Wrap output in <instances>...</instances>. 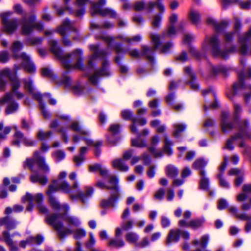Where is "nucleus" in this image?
I'll list each match as a JSON object with an SVG mask.
<instances>
[{
    "label": "nucleus",
    "instance_id": "7",
    "mask_svg": "<svg viewBox=\"0 0 251 251\" xmlns=\"http://www.w3.org/2000/svg\"><path fill=\"white\" fill-rule=\"evenodd\" d=\"M22 82L24 84L25 89L27 91L29 94L31 95L34 99L37 100L39 101L40 108L44 118H50V114L45 109V105L42 101L43 100L48 101L51 105H54L56 104V100L51 98L49 94L47 93L44 95H41L40 93L37 92L33 86V81L30 78L23 79Z\"/></svg>",
    "mask_w": 251,
    "mask_h": 251
},
{
    "label": "nucleus",
    "instance_id": "20",
    "mask_svg": "<svg viewBox=\"0 0 251 251\" xmlns=\"http://www.w3.org/2000/svg\"><path fill=\"white\" fill-rule=\"evenodd\" d=\"M180 236L185 240H188L190 238V233L187 231L179 229L170 230L166 240V244L169 245L172 242L178 241Z\"/></svg>",
    "mask_w": 251,
    "mask_h": 251
},
{
    "label": "nucleus",
    "instance_id": "28",
    "mask_svg": "<svg viewBox=\"0 0 251 251\" xmlns=\"http://www.w3.org/2000/svg\"><path fill=\"white\" fill-rule=\"evenodd\" d=\"M101 38L107 44L109 48H112L117 53L124 52L120 44L115 42V38L106 35H102Z\"/></svg>",
    "mask_w": 251,
    "mask_h": 251
},
{
    "label": "nucleus",
    "instance_id": "14",
    "mask_svg": "<svg viewBox=\"0 0 251 251\" xmlns=\"http://www.w3.org/2000/svg\"><path fill=\"white\" fill-rule=\"evenodd\" d=\"M48 224L52 226L57 231L60 238H63L65 236L68 234H73L75 239H80L84 237L86 235V232L83 228H76L75 229L66 228L62 225L58 224L52 219H48Z\"/></svg>",
    "mask_w": 251,
    "mask_h": 251
},
{
    "label": "nucleus",
    "instance_id": "10",
    "mask_svg": "<svg viewBox=\"0 0 251 251\" xmlns=\"http://www.w3.org/2000/svg\"><path fill=\"white\" fill-rule=\"evenodd\" d=\"M68 207V209L66 210H60L59 208H53L54 210L58 211L57 214H53L48 216L46 218V222L48 224V219H50L55 221L58 224L62 225V221H64L69 226L68 228L73 229L72 227H77L80 225L81 221L80 219L75 216H68L66 215V213L69 210V207L68 204H65ZM67 228V227H66Z\"/></svg>",
    "mask_w": 251,
    "mask_h": 251
},
{
    "label": "nucleus",
    "instance_id": "58",
    "mask_svg": "<svg viewBox=\"0 0 251 251\" xmlns=\"http://www.w3.org/2000/svg\"><path fill=\"white\" fill-rule=\"evenodd\" d=\"M52 132L50 131L44 132L43 130H41L37 133V137L39 140L43 141L49 138Z\"/></svg>",
    "mask_w": 251,
    "mask_h": 251
},
{
    "label": "nucleus",
    "instance_id": "1",
    "mask_svg": "<svg viewBox=\"0 0 251 251\" xmlns=\"http://www.w3.org/2000/svg\"><path fill=\"white\" fill-rule=\"evenodd\" d=\"M66 176V172H60L58 179L53 180L52 184L49 186L47 194L49 197V203L52 208H59L61 210H66L68 209L67 205L60 204L56 198L52 196V194L57 191L69 193L72 200H80L83 204L87 202L88 200L93 193V189L91 187L87 186L84 190H82L76 181L71 186L66 181L62 180Z\"/></svg>",
    "mask_w": 251,
    "mask_h": 251
},
{
    "label": "nucleus",
    "instance_id": "54",
    "mask_svg": "<svg viewBox=\"0 0 251 251\" xmlns=\"http://www.w3.org/2000/svg\"><path fill=\"white\" fill-rule=\"evenodd\" d=\"M211 71L213 75H216L220 74L226 75L227 69L225 66H218L212 67Z\"/></svg>",
    "mask_w": 251,
    "mask_h": 251
},
{
    "label": "nucleus",
    "instance_id": "13",
    "mask_svg": "<svg viewBox=\"0 0 251 251\" xmlns=\"http://www.w3.org/2000/svg\"><path fill=\"white\" fill-rule=\"evenodd\" d=\"M234 121L232 122L228 120L230 117V113L228 111H224L222 113L221 127L224 133L228 132L234 128L235 123L238 122L239 114L242 112L241 105L237 103H234Z\"/></svg>",
    "mask_w": 251,
    "mask_h": 251
},
{
    "label": "nucleus",
    "instance_id": "38",
    "mask_svg": "<svg viewBox=\"0 0 251 251\" xmlns=\"http://www.w3.org/2000/svg\"><path fill=\"white\" fill-rule=\"evenodd\" d=\"M112 165L113 168L122 172H127L129 169L128 166L123 159H115L112 161Z\"/></svg>",
    "mask_w": 251,
    "mask_h": 251
},
{
    "label": "nucleus",
    "instance_id": "29",
    "mask_svg": "<svg viewBox=\"0 0 251 251\" xmlns=\"http://www.w3.org/2000/svg\"><path fill=\"white\" fill-rule=\"evenodd\" d=\"M122 234V229L120 227H117L115 230V238H112L109 240V246L115 248H121L125 245V242L123 239L118 238Z\"/></svg>",
    "mask_w": 251,
    "mask_h": 251
},
{
    "label": "nucleus",
    "instance_id": "27",
    "mask_svg": "<svg viewBox=\"0 0 251 251\" xmlns=\"http://www.w3.org/2000/svg\"><path fill=\"white\" fill-rule=\"evenodd\" d=\"M228 175L235 177L234 184L236 187L239 186L243 182L244 172L242 169H231L228 172Z\"/></svg>",
    "mask_w": 251,
    "mask_h": 251
},
{
    "label": "nucleus",
    "instance_id": "53",
    "mask_svg": "<svg viewBox=\"0 0 251 251\" xmlns=\"http://www.w3.org/2000/svg\"><path fill=\"white\" fill-rule=\"evenodd\" d=\"M131 144L133 146L142 148L147 146L145 140L141 139L140 135H139L136 139L131 140Z\"/></svg>",
    "mask_w": 251,
    "mask_h": 251
},
{
    "label": "nucleus",
    "instance_id": "15",
    "mask_svg": "<svg viewBox=\"0 0 251 251\" xmlns=\"http://www.w3.org/2000/svg\"><path fill=\"white\" fill-rule=\"evenodd\" d=\"M12 14V12L7 11L1 13L0 15L2 25V30L3 31L9 34L15 32L19 25V22L17 19H9Z\"/></svg>",
    "mask_w": 251,
    "mask_h": 251
},
{
    "label": "nucleus",
    "instance_id": "41",
    "mask_svg": "<svg viewBox=\"0 0 251 251\" xmlns=\"http://www.w3.org/2000/svg\"><path fill=\"white\" fill-rule=\"evenodd\" d=\"M88 151L87 147H82L80 148L79 154L76 155L74 157V161L76 166H79L85 160V158L84 154H85Z\"/></svg>",
    "mask_w": 251,
    "mask_h": 251
},
{
    "label": "nucleus",
    "instance_id": "57",
    "mask_svg": "<svg viewBox=\"0 0 251 251\" xmlns=\"http://www.w3.org/2000/svg\"><path fill=\"white\" fill-rule=\"evenodd\" d=\"M161 13L157 14L154 15L152 21V25L154 27H157L159 26L162 20V13L164 12L161 11Z\"/></svg>",
    "mask_w": 251,
    "mask_h": 251
},
{
    "label": "nucleus",
    "instance_id": "62",
    "mask_svg": "<svg viewBox=\"0 0 251 251\" xmlns=\"http://www.w3.org/2000/svg\"><path fill=\"white\" fill-rule=\"evenodd\" d=\"M42 40L43 38H42L31 37L27 39L26 43L29 45H36L41 44Z\"/></svg>",
    "mask_w": 251,
    "mask_h": 251
},
{
    "label": "nucleus",
    "instance_id": "44",
    "mask_svg": "<svg viewBox=\"0 0 251 251\" xmlns=\"http://www.w3.org/2000/svg\"><path fill=\"white\" fill-rule=\"evenodd\" d=\"M244 193L239 194L237 197V200L238 201H242L245 200L247 197V194L251 193V184H245L243 186Z\"/></svg>",
    "mask_w": 251,
    "mask_h": 251
},
{
    "label": "nucleus",
    "instance_id": "5",
    "mask_svg": "<svg viewBox=\"0 0 251 251\" xmlns=\"http://www.w3.org/2000/svg\"><path fill=\"white\" fill-rule=\"evenodd\" d=\"M90 3L91 7L90 13L92 16L100 15L102 16L115 18L116 16V12L110 8L102 9V6L106 3V0H99L97 2H91L90 0H76V6L77 10L75 12V16L81 17L85 13L84 5Z\"/></svg>",
    "mask_w": 251,
    "mask_h": 251
},
{
    "label": "nucleus",
    "instance_id": "63",
    "mask_svg": "<svg viewBox=\"0 0 251 251\" xmlns=\"http://www.w3.org/2000/svg\"><path fill=\"white\" fill-rule=\"evenodd\" d=\"M90 239L86 243V247L87 249H91L96 243L95 238L92 233L89 234Z\"/></svg>",
    "mask_w": 251,
    "mask_h": 251
},
{
    "label": "nucleus",
    "instance_id": "2",
    "mask_svg": "<svg viewBox=\"0 0 251 251\" xmlns=\"http://www.w3.org/2000/svg\"><path fill=\"white\" fill-rule=\"evenodd\" d=\"M239 44L238 49L232 46L229 50H222L220 47L218 37L213 35L205 38L202 48L203 50L210 51L214 56L223 58H226L229 53L237 51L241 54H251V28L246 34L239 37Z\"/></svg>",
    "mask_w": 251,
    "mask_h": 251
},
{
    "label": "nucleus",
    "instance_id": "60",
    "mask_svg": "<svg viewBox=\"0 0 251 251\" xmlns=\"http://www.w3.org/2000/svg\"><path fill=\"white\" fill-rule=\"evenodd\" d=\"M151 38L154 45V49H157L160 45V37L157 34H151Z\"/></svg>",
    "mask_w": 251,
    "mask_h": 251
},
{
    "label": "nucleus",
    "instance_id": "39",
    "mask_svg": "<svg viewBox=\"0 0 251 251\" xmlns=\"http://www.w3.org/2000/svg\"><path fill=\"white\" fill-rule=\"evenodd\" d=\"M222 2L225 7H226L232 3H239L241 8L245 10L249 9L251 5V2L249 1L239 2V0H222Z\"/></svg>",
    "mask_w": 251,
    "mask_h": 251
},
{
    "label": "nucleus",
    "instance_id": "49",
    "mask_svg": "<svg viewBox=\"0 0 251 251\" xmlns=\"http://www.w3.org/2000/svg\"><path fill=\"white\" fill-rule=\"evenodd\" d=\"M126 240L129 243L135 244L137 243V241L139 238V235L135 232H129L126 234Z\"/></svg>",
    "mask_w": 251,
    "mask_h": 251
},
{
    "label": "nucleus",
    "instance_id": "30",
    "mask_svg": "<svg viewBox=\"0 0 251 251\" xmlns=\"http://www.w3.org/2000/svg\"><path fill=\"white\" fill-rule=\"evenodd\" d=\"M90 49L93 51V54L90 57L88 60V65L89 67H92L93 62L98 58H102L105 53L103 50H100L99 47L97 45H92L90 46Z\"/></svg>",
    "mask_w": 251,
    "mask_h": 251
},
{
    "label": "nucleus",
    "instance_id": "51",
    "mask_svg": "<svg viewBox=\"0 0 251 251\" xmlns=\"http://www.w3.org/2000/svg\"><path fill=\"white\" fill-rule=\"evenodd\" d=\"M151 126L156 128V132L159 133H163L166 129L165 125H160V121L158 120H153L151 123Z\"/></svg>",
    "mask_w": 251,
    "mask_h": 251
},
{
    "label": "nucleus",
    "instance_id": "48",
    "mask_svg": "<svg viewBox=\"0 0 251 251\" xmlns=\"http://www.w3.org/2000/svg\"><path fill=\"white\" fill-rule=\"evenodd\" d=\"M164 146L163 149L164 152L168 155L172 154L173 151L171 148V146L173 145V142L170 140L167 135H164L163 136Z\"/></svg>",
    "mask_w": 251,
    "mask_h": 251
},
{
    "label": "nucleus",
    "instance_id": "40",
    "mask_svg": "<svg viewBox=\"0 0 251 251\" xmlns=\"http://www.w3.org/2000/svg\"><path fill=\"white\" fill-rule=\"evenodd\" d=\"M235 24H234V31L227 32L224 33V38L225 41L228 42L231 41L233 37V35L235 33L236 31L241 26V22L237 18H234Z\"/></svg>",
    "mask_w": 251,
    "mask_h": 251
},
{
    "label": "nucleus",
    "instance_id": "25",
    "mask_svg": "<svg viewBox=\"0 0 251 251\" xmlns=\"http://www.w3.org/2000/svg\"><path fill=\"white\" fill-rule=\"evenodd\" d=\"M160 141L158 135L153 136L150 141V145L148 147V150L150 153L155 158L161 157L163 155V151L156 148Z\"/></svg>",
    "mask_w": 251,
    "mask_h": 251
},
{
    "label": "nucleus",
    "instance_id": "36",
    "mask_svg": "<svg viewBox=\"0 0 251 251\" xmlns=\"http://www.w3.org/2000/svg\"><path fill=\"white\" fill-rule=\"evenodd\" d=\"M44 241V238L40 235H37L36 237H29L26 240H23L20 242L19 246L22 248H25L26 245H32L36 243L41 244Z\"/></svg>",
    "mask_w": 251,
    "mask_h": 251
},
{
    "label": "nucleus",
    "instance_id": "18",
    "mask_svg": "<svg viewBox=\"0 0 251 251\" xmlns=\"http://www.w3.org/2000/svg\"><path fill=\"white\" fill-rule=\"evenodd\" d=\"M122 117L126 120H131L132 122V124L130 126V130L132 133H137L138 129L136 126V124H139L141 126H144L147 123L146 119L143 118H133L132 112L129 110H124L121 112Z\"/></svg>",
    "mask_w": 251,
    "mask_h": 251
},
{
    "label": "nucleus",
    "instance_id": "56",
    "mask_svg": "<svg viewBox=\"0 0 251 251\" xmlns=\"http://www.w3.org/2000/svg\"><path fill=\"white\" fill-rule=\"evenodd\" d=\"M204 222L203 218L193 220L190 221V227L193 228H197L201 227Z\"/></svg>",
    "mask_w": 251,
    "mask_h": 251
},
{
    "label": "nucleus",
    "instance_id": "3",
    "mask_svg": "<svg viewBox=\"0 0 251 251\" xmlns=\"http://www.w3.org/2000/svg\"><path fill=\"white\" fill-rule=\"evenodd\" d=\"M52 53L60 60L64 67L67 69H77L82 70L83 65L81 56L82 51L79 49L74 50L71 53L63 54L61 50L57 47V42L50 40L49 42Z\"/></svg>",
    "mask_w": 251,
    "mask_h": 251
},
{
    "label": "nucleus",
    "instance_id": "35",
    "mask_svg": "<svg viewBox=\"0 0 251 251\" xmlns=\"http://www.w3.org/2000/svg\"><path fill=\"white\" fill-rule=\"evenodd\" d=\"M206 22L208 25H213L217 32H220L229 25V22L227 20L223 21L220 23H217L212 17H208Z\"/></svg>",
    "mask_w": 251,
    "mask_h": 251
},
{
    "label": "nucleus",
    "instance_id": "42",
    "mask_svg": "<svg viewBox=\"0 0 251 251\" xmlns=\"http://www.w3.org/2000/svg\"><path fill=\"white\" fill-rule=\"evenodd\" d=\"M143 161V163L145 165H147L150 163L151 158L150 155L147 153H144L142 154L141 157L139 156H134L131 158L130 163L131 165H134L135 163L138 162L141 159Z\"/></svg>",
    "mask_w": 251,
    "mask_h": 251
},
{
    "label": "nucleus",
    "instance_id": "4",
    "mask_svg": "<svg viewBox=\"0 0 251 251\" xmlns=\"http://www.w3.org/2000/svg\"><path fill=\"white\" fill-rule=\"evenodd\" d=\"M25 164L33 172L30 176V180L32 182H38L42 185L47 183L48 179L46 176L41 174L42 171L44 173L49 172V166L45 163L44 157L41 156L38 152H35L33 158L27 159Z\"/></svg>",
    "mask_w": 251,
    "mask_h": 251
},
{
    "label": "nucleus",
    "instance_id": "33",
    "mask_svg": "<svg viewBox=\"0 0 251 251\" xmlns=\"http://www.w3.org/2000/svg\"><path fill=\"white\" fill-rule=\"evenodd\" d=\"M18 222L13 218L6 216L0 219V226H3L8 230H12L16 228Z\"/></svg>",
    "mask_w": 251,
    "mask_h": 251
},
{
    "label": "nucleus",
    "instance_id": "37",
    "mask_svg": "<svg viewBox=\"0 0 251 251\" xmlns=\"http://www.w3.org/2000/svg\"><path fill=\"white\" fill-rule=\"evenodd\" d=\"M229 212L235 215V216L238 219L244 221H251V217L246 213H239L237 212V208L233 206L228 207Z\"/></svg>",
    "mask_w": 251,
    "mask_h": 251
},
{
    "label": "nucleus",
    "instance_id": "6",
    "mask_svg": "<svg viewBox=\"0 0 251 251\" xmlns=\"http://www.w3.org/2000/svg\"><path fill=\"white\" fill-rule=\"evenodd\" d=\"M70 128L77 133V134H75L73 136V141L74 143H77L81 140H84L87 146L96 148L95 155L97 156L100 154V151L98 147L102 146V141H94L92 140L89 137L90 131L81 126L76 121H74L72 123Z\"/></svg>",
    "mask_w": 251,
    "mask_h": 251
},
{
    "label": "nucleus",
    "instance_id": "9",
    "mask_svg": "<svg viewBox=\"0 0 251 251\" xmlns=\"http://www.w3.org/2000/svg\"><path fill=\"white\" fill-rule=\"evenodd\" d=\"M109 184L110 186H107L104 183L101 181H99L97 185L100 188L104 189L107 188L111 189L113 192L110 198L108 200H103L101 202V206L102 207H109L114 206L115 203L117 201L119 197V192L118 188V183L119 182L118 178L114 175H111L109 177Z\"/></svg>",
    "mask_w": 251,
    "mask_h": 251
},
{
    "label": "nucleus",
    "instance_id": "50",
    "mask_svg": "<svg viewBox=\"0 0 251 251\" xmlns=\"http://www.w3.org/2000/svg\"><path fill=\"white\" fill-rule=\"evenodd\" d=\"M201 178L200 182V187L202 189L207 190L209 186L208 179L205 177V172L204 170L200 171Z\"/></svg>",
    "mask_w": 251,
    "mask_h": 251
},
{
    "label": "nucleus",
    "instance_id": "26",
    "mask_svg": "<svg viewBox=\"0 0 251 251\" xmlns=\"http://www.w3.org/2000/svg\"><path fill=\"white\" fill-rule=\"evenodd\" d=\"M15 235H20V234L17 232L14 233L12 235H10L8 231H4L2 233L3 239L9 247L10 251H19V247L17 246L16 243L13 241L11 238Z\"/></svg>",
    "mask_w": 251,
    "mask_h": 251
},
{
    "label": "nucleus",
    "instance_id": "21",
    "mask_svg": "<svg viewBox=\"0 0 251 251\" xmlns=\"http://www.w3.org/2000/svg\"><path fill=\"white\" fill-rule=\"evenodd\" d=\"M162 0H157L155 2L149 1L146 6L144 2L138 1L134 5V9L136 11H141L146 8L148 11H151L155 6L161 11H164V7L161 3Z\"/></svg>",
    "mask_w": 251,
    "mask_h": 251
},
{
    "label": "nucleus",
    "instance_id": "43",
    "mask_svg": "<svg viewBox=\"0 0 251 251\" xmlns=\"http://www.w3.org/2000/svg\"><path fill=\"white\" fill-rule=\"evenodd\" d=\"M166 175L171 178H175L178 175L179 171L177 168L172 165H168L165 168Z\"/></svg>",
    "mask_w": 251,
    "mask_h": 251
},
{
    "label": "nucleus",
    "instance_id": "47",
    "mask_svg": "<svg viewBox=\"0 0 251 251\" xmlns=\"http://www.w3.org/2000/svg\"><path fill=\"white\" fill-rule=\"evenodd\" d=\"M173 135L175 137H178L180 133L185 130L186 128V125L181 123H176L173 125Z\"/></svg>",
    "mask_w": 251,
    "mask_h": 251
},
{
    "label": "nucleus",
    "instance_id": "16",
    "mask_svg": "<svg viewBox=\"0 0 251 251\" xmlns=\"http://www.w3.org/2000/svg\"><path fill=\"white\" fill-rule=\"evenodd\" d=\"M43 200V195L41 193H38L35 196H32L30 193H27L22 199L23 202L28 201L29 202L28 205L26 207V210L27 211H31L33 207V201H35L38 204L37 206L39 211L43 214H46L48 212V210L45 205L41 203Z\"/></svg>",
    "mask_w": 251,
    "mask_h": 251
},
{
    "label": "nucleus",
    "instance_id": "61",
    "mask_svg": "<svg viewBox=\"0 0 251 251\" xmlns=\"http://www.w3.org/2000/svg\"><path fill=\"white\" fill-rule=\"evenodd\" d=\"M218 178L220 186L225 189H228L230 188V185L229 183L223 177L221 174L218 175Z\"/></svg>",
    "mask_w": 251,
    "mask_h": 251
},
{
    "label": "nucleus",
    "instance_id": "46",
    "mask_svg": "<svg viewBox=\"0 0 251 251\" xmlns=\"http://www.w3.org/2000/svg\"><path fill=\"white\" fill-rule=\"evenodd\" d=\"M117 38L122 40V41L127 42L128 43H132L134 42H139L141 39L142 37L140 35H137L132 36L131 37L123 36V35H119L117 37Z\"/></svg>",
    "mask_w": 251,
    "mask_h": 251
},
{
    "label": "nucleus",
    "instance_id": "12",
    "mask_svg": "<svg viewBox=\"0 0 251 251\" xmlns=\"http://www.w3.org/2000/svg\"><path fill=\"white\" fill-rule=\"evenodd\" d=\"M36 15L31 12L23 17L21 21L22 32L24 35L30 34L33 29L42 31L44 26L41 22H36Z\"/></svg>",
    "mask_w": 251,
    "mask_h": 251
},
{
    "label": "nucleus",
    "instance_id": "19",
    "mask_svg": "<svg viewBox=\"0 0 251 251\" xmlns=\"http://www.w3.org/2000/svg\"><path fill=\"white\" fill-rule=\"evenodd\" d=\"M60 83L66 88L71 89L73 92L77 95L85 93V88L80 84H72L69 76L67 73L63 75Z\"/></svg>",
    "mask_w": 251,
    "mask_h": 251
},
{
    "label": "nucleus",
    "instance_id": "34",
    "mask_svg": "<svg viewBox=\"0 0 251 251\" xmlns=\"http://www.w3.org/2000/svg\"><path fill=\"white\" fill-rule=\"evenodd\" d=\"M177 16L176 14H172L169 18L171 25L169 26L168 30L166 33H163L162 37L164 38L167 36L169 37H172L176 35V30L174 27V24L177 21Z\"/></svg>",
    "mask_w": 251,
    "mask_h": 251
},
{
    "label": "nucleus",
    "instance_id": "24",
    "mask_svg": "<svg viewBox=\"0 0 251 251\" xmlns=\"http://www.w3.org/2000/svg\"><path fill=\"white\" fill-rule=\"evenodd\" d=\"M16 132L14 136L13 145L19 146L21 143H24L26 146L30 147L34 145L35 142L24 136L23 134L19 131L17 130L15 127Z\"/></svg>",
    "mask_w": 251,
    "mask_h": 251
},
{
    "label": "nucleus",
    "instance_id": "45",
    "mask_svg": "<svg viewBox=\"0 0 251 251\" xmlns=\"http://www.w3.org/2000/svg\"><path fill=\"white\" fill-rule=\"evenodd\" d=\"M189 18L193 24L197 25L201 21V15L198 11L191 9L189 14Z\"/></svg>",
    "mask_w": 251,
    "mask_h": 251
},
{
    "label": "nucleus",
    "instance_id": "11",
    "mask_svg": "<svg viewBox=\"0 0 251 251\" xmlns=\"http://www.w3.org/2000/svg\"><path fill=\"white\" fill-rule=\"evenodd\" d=\"M22 48L23 45L20 42H14L11 46L13 57L15 59L21 58L23 60L22 66L25 70L28 73H33L35 71L36 68L34 63L31 61L30 56L25 52L19 53Z\"/></svg>",
    "mask_w": 251,
    "mask_h": 251
},
{
    "label": "nucleus",
    "instance_id": "23",
    "mask_svg": "<svg viewBox=\"0 0 251 251\" xmlns=\"http://www.w3.org/2000/svg\"><path fill=\"white\" fill-rule=\"evenodd\" d=\"M108 62L104 60L102 62L101 68L96 71L95 74L89 77L90 81L93 84H96L99 76H104L110 75V72L108 69Z\"/></svg>",
    "mask_w": 251,
    "mask_h": 251
},
{
    "label": "nucleus",
    "instance_id": "52",
    "mask_svg": "<svg viewBox=\"0 0 251 251\" xmlns=\"http://www.w3.org/2000/svg\"><path fill=\"white\" fill-rule=\"evenodd\" d=\"M207 161L205 160L203 158H199L196 160L193 164V168L195 169H201L207 165Z\"/></svg>",
    "mask_w": 251,
    "mask_h": 251
},
{
    "label": "nucleus",
    "instance_id": "8",
    "mask_svg": "<svg viewBox=\"0 0 251 251\" xmlns=\"http://www.w3.org/2000/svg\"><path fill=\"white\" fill-rule=\"evenodd\" d=\"M238 129L239 132L231 138L228 139L226 142L225 148L229 150L234 149L233 143L238 140H240L239 146L240 147H245L244 140L249 139L251 140V129L249 124L247 121L238 123Z\"/></svg>",
    "mask_w": 251,
    "mask_h": 251
},
{
    "label": "nucleus",
    "instance_id": "55",
    "mask_svg": "<svg viewBox=\"0 0 251 251\" xmlns=\"http://www.w3.org/2000/svg\"><path fill=\"white\" fill-rule=\"evenodd\" d=\"M70 0H64L65 7H59L56 9L57 14L62 15L65 11H68L69 13H73V11L71 7L68 5V2Z\"/></svg>",
    "mask_w": 251,
    "mask_h": 251
},
{
    "label": "nucleus",
    "instance_id": "64",
    "mask_svg": "<svg viewBox=\"0 0 251 251\" xmlns=\"http://www.w3.org/2000/svg\"><path fill=\"white\" fill-rule=\"evenodd\" d=\"M42 75L45 77H48L50 78L53 77V73L51 70L49 68H43L42 69Z\"/></svg>",
    "mask_w": 251,
    "mask_h": 251
},
{
    "label": "nucleus",
    "instance_id": "22",
    "mask_svg": "<svg viewBox=\"0 0 251 251\" xmlns=\"http://www.w3.org/2000/svg\"><path fill=\"white\" fill-rule=\"evenodd\" d=\"M120 126L117 124L110 125L109 133L106 135V141L111 146L116 145L120 141V138L116 135L120 132Z\"/></svg>",
    "mask_w": 251,
    "mask_h": 251
},
{
    "label": "nucleus",
    "instance_id": "32",
    "mask_svg": "<svg viewBox=\"0 0 251 251\" xmlns=\"http://www.w3.org/2000/svg\"><path fill=\"white\" fill-rule=\"evenodd\" d=\"M152 52V50L151 48L145 46L143 47V51L141 53H139L138 50H131L128 51V53L132 57H139L140 56L141 54H142L146 56L151 61L153 59L151 55Z\"/></svg>",
    "mask_w": 251,
    "mask_h": 251
},
{
    "label": "nucleus",
    "instance_id": "17",
    "mask_svg": "<svg viewBox=\"0 0 251 251\" xmlns=\"http://www.w3.org/2000/svg\"><path fill=\"white\" fill-rule=\"evenodd\" d=\"M73 31L77 33V29L73 25V23L69 20L66 19L62 22V25L57 28V32L62 36V43L65 46H70L72 44L71 41L66 36L67 32Z\"/></svg>",
    "mask_w": 251,
    "mask_h": 251
},
{
    "label": "nucleus",
    "instance_id": "59",
    "mask_svg": "<svg viewBox=\"0 0 251 251\" xmlns=\"http://www.w3.org/2000/svg\"><path fill=\"white\" fill-rule=\"evenodd\" d=\"M65 156V152L61 150L56 151L53 153V157L56 161H60L64 159Z\"/></svg>",
    "mask_w": 251,
    "mask_h": 251
},
{
    "label": "nucleus",
    "instance_id": "31",
    "mask_svg": "<svg viewBox=\"0 0 251 251\" xmlns=\"http://www.w3.org/2000/svg\"><path fill=\"white\" fill-rule=\"evenodd\" d=\"M184 72L185 74L189 77L190 80L187 83L190 84L191 88L194 91L198 90L200 87L199 84L196 82V76L192 72L191 69L189 67H185Z\"/></svg>",
    "mask_w": 251,
    "mask_h": 251
}]
</instances>
